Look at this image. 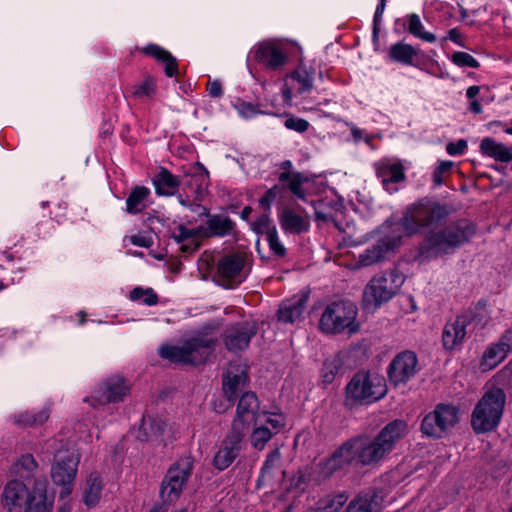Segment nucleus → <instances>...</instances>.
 Wrapping results in <instances>:
<instances>
[{"instance_id":"63","label":"nucleus","mask_w":512,"mask_h":512,"mask_svg":"<svg viewBox=\"0 0 512 512\" xmlns=\"http://www.w3.org/2000/svg\"><path fill=\"white\" fill-rule=\"evenodd\" d=\"M479 92H480L479 86H476V85L470 86L466 91V96L471 101V100L476 99V96L479 94Z\"/></svg>"},{"instance_id":"21","label":"nucleus","mask_w":512,"mask_h":512,"mask_svg":"<svg viewBox=\"0 0 512 512\" xmlns=\"http://www.w3.org/2000/svg\"><path fill=\"white\" fill-rule=\"evenodd\" d=\"M256 334L254 322H241L227 328L224 343L230 351H241L246 349L251 338Z\"/></svg>"},{"instance_id":"36","label":"nucleus","mask_w":512,"mask_h":512,"mask_svg":"<svg viewBox=\"0 0 512 512\" xmlns=\"http://www.w3.org/2000/svg\"><path fill=\"white\" fill-rule=\"evenodd\" d=\"M281 461V453L278 448L272 450L266 457L257 480V486L260 488L271 482L274 470L278 469Z\"/></svg>"},{"instance_id":"44","label":"nucleus","mask_w":512,"mask_h":512,"mask_svg":"<svg viewBox=\"0 0 512 512\" xmlns=\"http://www.w3.org/2000/svg\"><path fill=\"white\" fill-rule=\"evenodd\" d=\"M273 435L274 432L268 426L260 424L251 433V444L255 449L261 451Z\"/></svg>"},{"instance_id":"48","label":"nucleus","mask_w":512,"mask_h":512,"mask_svg":"<svg viewBox=\"0 0 512 512\" xmlns=\"http://www.w3.org/2000/svg\"><path fill=\"white\" fill-rule=\"evenodd\" d=\"M156 83L151 77H147L141 84L135 86L133 95L137 98H150L155 94Z\"/></svg>"},{"instance_id":"17","label":"nucleus","mask_w":512,"mask_h":512,"mask_svg":"<svg viewBox=\"0 0 512 512\" xmlns=\"http://www.w3.org/2000/svg\"><path fill=\"white\" fill-rule=\"evenodd\" d=\"M373 166L383 188L390 194L397 192V184L406 179L405 168L398 158L385 157L375 162Z\"/></svg>"},{"instance_id":"33","label":"nucleus","mask_w":512,"mask_h":512,"mask_svg":"<svg viewBox=\"0 0 512 512\" xmlns=\"http://www.w3.org/2000/svg\"><path fill=\"white\" fill-rule=\"evenodd\" d=\"M143 52L162 62L165 65V74L168 77H172L177 74L178 70L176 59L167 50L158 45L150 44L143 48Z\"/></svg>"},{"instance_id":"28","label":"nucleus","mask_w":512,"mask_h":512,"mask_svg":"<svg viewBox=\"0 0 512 512\" xmlns=\"http://www.w3.org/2000/svg\"><path fill=\"white\" fill-rule=\"evenodd\" d=\"M171 236L185 253L197 250L200 246V240L204 238L200 232V226L190 228L183 224L175 226L172 229Z\"/></svg>"},{"instance_id":"52","label":"nucleus","mask_w":512,"mask_h":512,"mask_svg":"<svg viewBox=\"0 0 512 512\" xmlns=\"http://www.w3.org/2000/svg\"><path fill=\"white\" fill-rule=\"evenodd\" d=\"M454 166V163L449 160H443L440 161L438 166L433 171V182L436 186H441L444 182V175L448 173L452 167Z\"/></svg>"},{"instance_id":"10","label":"nucleus","mask_w":512,"mask_h":512,"mask_svg":"<svg viewBox=\"0 0 512 512\" xmlns=\"http://www.w3.org/2000/svg\"><path fill=\"white\" fill-rule=\"evenodd\" d=\"M381 237L376 244L368 247L358 255L356 266L368 267L383 261L389 253L397 249L402 240V233L399 225L392 226V222L387 221L380 228Z\"/></svg>"},{"instance_id":"64","label":"nucleus","mask_w":512,"mask_h":512,"mask_svg":"<svg viewBox=\"0 0 512 512\" xmlns=\"http://www.w3.org/2000/svg\"><path fill=\"white\" fill-rule=\"evenodd\" d=\"M468 109L475 114H480L482 112V106L477 99L470 101Z\"/></svg>"},{"instance_id":"51","label":"nucleus","mask_w":512,"mask_h":512,"mask_svg":"<svg viewBox=\"0 0 512 512\" xmlns=\"http://www.w3.org/2000/svg\"><path fill=\"white\" fill-rule=\"evenodd\" d=\"M452 62L459 67H479V62L472 55L462 51L455 52L452 55Z\"/></svg>"},{"instance_id":"26","label":"nucleus","mask_w":512,"mask_h":512,"mask_svg":"<svg viewBox=\"0 0 512 512\" xmlns=\"http://www.w3.org/2000/svg\"><path fill=\"white\" fill-rule=\"evenodd\" d=\"M30 491L18 480L9 481L2 492V503L8 512H20Z\"/></svg>"},{"instance_id":"45","label":"nucleus","mask_w":512,"mask_h":512,"mask_svg":"<svg viewBox=\"0 0 512 512\" xmlns=\"http://www.w3.org/2000/svg\"><path fill=\"white\" fill-rule=\"evenodd\" d=\"M130 299L132 301H139L145 305L152 306L157 304L158 297L151 288L142 289L140 287L134 288L130 292Z\"/></svg>"},{"instance_id":"25","label":"nucleus","mask_w":512,"mask_h":512,"mask_svg":"<svg viewBox=\"0 0 512 512\" xmlns=\"http://www.w3.org/2000/svg\"><path fill=\"white\" fill-rule=\"evenodd\" d=\"M512 336L506 332L502 338L491 344L484 352L481 359L482 370H492L498 366L507 356L511 349Z\"/></svg>"},{"instance_id":"30","label":"nucleus","mask_w":512,"mask_h":512,"mask_svg":"<svg viewBox=\"0 0 512 512\" xmlns=\"http://www.w3.org/2000/svg\"><path fill=\"white\" fill-rule=\"evenodd\" d=\"M382 509V497L375 491H368L352 499L344 512H381Z\"/></svg>"},{"instance_id":"56","label":"nucleus","mask_w":512,"mask_h":512,"mask_svg":"<svg viewBox=\"0 0 512 512\" xmlns=\"http://www.w3.org/2000/svg\"><path fill=\"white\" fill-rule=\"evenodd\" d=\"M379 3L376 7L374 17H373V39H378V30L379 26L382 22L383 13L385 11L386 7V0H378Z\"/></svg>"},{"instance_id":"31","label":"nucleus","mask_w":512,"mask_h":512,"mask_svg":"<svg viewBox=\"0 0 512 512\" xmlns=\"http://www.w3.org/2000/svg\"><path fill=\"white\" fill-rule=\"evenodd\" d=\"M167 424L160 418L144 416L137 433V438L142 441H162V435Z\"/></svg>"},{"instance_id":"16","label":"nucleus","mask_w":512,"mask_h":512,"mask_svg":"<svg viewBox=\"0 0 512 512\" xmlns=\"http://www.w3.org/2000/svg\"><path fill=\"white\" fill-rule=\"evenodd\" d=\"M128 386L120 376L107 379L101 386L96 388L90 397L84 398L93 408L105 406L108 403L120 402L128 393Z\"/></svg>"},{"instance_id":"57","label":"nucleus","mask_w":512,"mask_h":512,"mask_svg":"<svg viewBox=\"0 0 512 512\" xmlns=\"http://www.w3.org/2000/svg\"><path fill=\"white\" fill-rule=\"evenodd\" d=\"M467 149V141L459 139L455 142H449L446 145V152L451 156L463 155Z\"/></svg>"},{"instance_id":"13","label":"nucleus","mask_w":512,"mask_h":512,"mask_svg":"<svg viewBox=\"0 0 512 512\" xmlns=\"http://www.w3.org/2000/svg\"><path fill=\"white\" fill-rule=\"evenodd\" d=\"M248 256L243 252H233L221 257L217 264L220 284L225 288H235L249 274Z\"/></svg>"},{"instance_id":"29","label":"nucleus","mask_w":512,"mask_h":512,"mask_svg":"<svg viewBox=\"0 0 512 512\" xmlns=\"http://www.w3.org/2000/svg\"><path fill=\"white\" fill-rule=\"evenodd\" d=\"M417 56L418 50L411 44L402 41L392 44L387 53L389 61L406 66H413L419 70H425V67L417 60Z\"/></svg>"},{"instance_id":"34","label":"nucleus","mask_w":512,"mask_h":512,"mask_svg":"<svg viewBox=\"0 0 512 512\" xmlns=\"http://www.w3.org/2000/svg\"><path fill=\"white\" fill-rule=\"evenodd\" d=\"M150 190L144 186H137L132 189L126 199V212L129 214H138L148 205Z\"/></svg>"},{"instance_id":"58","label":"nucleus","mask_w":512,"mask_h":512,"mask_svg":"<svg viewBox=\"0 0 512 512\" xmlns=\"http://www.w3.org/2000/svg\"><path fill=\"white\" fill-rule=\"evenodd\" d=\"M130 241L133 245L150 248L153 245V239L150 235L145 233H138L130 237Z\"/></svg>"},{"instance_id":"3","label":"nucleus","mask_w":512,"mask_h":512,"mask_svg":"<svg viewBox=\"0 0 512 512\" xmlns=\"http://www.w3.org/2000/svg\"><path fill=\"white\" fill-rule=\"evenodd\" d=\"M153 185L156 194L160 196H173L182 186L186 196L179 194L177 199L181 205L189 207L192 203L191 196L195 201H201L205 196L208 187V173L190 175L181 183L169 170L161 168L153 178Z\"/></svg>"},{"instance_id":"32","label":"nucleus","mask_w":512,"mask_h":512,"mask_svg":"<svg viewBox=\"0 0 512 512\" xmlns=\"http://www.w3.org/2000/svg\"><path fill=\"white\" fill-rule=\"evenodd\" d=\"M480 151L484 156L501 163H508L512 160L511 149L491 137H485L481 140Z\"/></svg>"},{"instance_id":"46","label":"nucleus","mask_w":512,"mask_h":512,"mask_svg":"<svg viewBox=\"0 0 512 512\" xmlns=\"http://www.w3.org/2000/svg\"><path fill=\"white\" fill-rule=\"evenodd\" d=\"M37 467V462L31 454L23 455L15 464V472L22 478L29 476Z\"/></svg>"},{"instance_id":"53","label":"nucleus","mask_w":512,"mask_h":512,"mask_svg":"<svg viewBox=\"0 0 512 512\" xmlns=\"http://www.w3.org/2000/svg\"><path fill=\"white\" fill-rule=\"evenodd\" d=\"M265 240L267 241L270 250L276 256L282 257L285 255L286 249L279 239L277 230L270 232V234L268 235V237L265 238Z\"/></svg>"},{"instance_id":"19","label":"nucleus","mask_w":512,"mask_h":512,"mask_svg":"<svg viewBox=\"0 0 512 512\" xmlns=\"http://www.w3.org/2000/svg\"><path fill=\"white\" fill-rule=\"evenodd\" d=\"M259 401L255 393L245 392L241 395L236 409V416L232 422V428L245 433L252 423H256L261 416L259 413Z\"/></svg>"},{"instance_id":"4","label":"nucleus","mask_w":512,"mask_h":512,"mask_svg":"<svg viewBox=\"0 0 512 512\" xmlns=\"http://www.w3.org/2000/svg\"><path fill=\"white\" fill-rule=\"evenodd\" d=\"M387 393L385 378L372 371H358L345 388L346 404L367 405L383 398Z\"/></svg>"},{"instance_id":"5","label":"nucleus","mask_w":512,"mask_h":512,"mask_svg":"<svg viewBox=\"0 0 512 512\" xmlns=\"http://www.w3.org/2000/svg\"><path fill=\"white\" fill-rule=\"evenodd\" d=\"M47 451L53 453L55 463L51 468L53 482L62 486L60 498H67L73 489V483L77 474L79 457L74 451L64 449L63 440L51 439L46 443Z\"/></svg>"},{"instance_id":"55","label":"nucleus","mask_w":512,"mask_h":512,"mask_svg":"<svg viewBox=\"0 0 512 512\" xmlns=\"http://www.w3.org/2000/svg\"><path fill=\"white\" fill-rule=\"evenodd\" d=\"M238 114L244 119H251L262 112L257 106L248 102H239L235 105Z\"/></svg>"},{"instance_id":"43","label":"nucleus","mask_w":512,"mask_h":512,"mask_svg":"<svg viewBox=\"0 0 512 512\" xmlns=\"http://www.w3.org/2000/svg\"><path fill=\"white\" fill-rule=\"evenodd\" d=\"M281 182H287L289 190L299 199H305V191L302 188V183L305 178L300 173L290 174L283 172L279 176Z\"/></svg>"},{"instance_id":"60","label":"nucleus","mask_w":512,"mask_h":512,"mask_svg":"<svg viewBox=\"0 0 512 512\" xmlns=\"http://www.w3.org/2000/svg\"><path fill=\"white\" fill-rule=\"evenodd\" d=\"M276 198V192L274 189H269L259 200L260 205L264 208H269L271 203Z\"/></svg>"},{"instance_id":"50","label":"nucleus","mask_w":512,"mask_h":512,"mask_svg":"<svg viewBox=\"0 0 512 512\" xmlns=\"http://www.w3.org/2000/svg\"><path fill=\"white\" fill-rule=\"evenodd\" d=\"M264 425L268 426L274 435L285 426V416L281 413H263Z\"/></svg>"},{"instance_id":"2","label":"nucleus","mask_w":512,"mask_h":512,"mask_svg":"<svg viewBox=\"0 0 512 512\" xmlns=\"http://www.w3.org/2000/svg\"><path fill=\"white\" fill-rule=\"evenodd\" d=\"M407 424L395 420L387 424L377 436H354L343 442L332 455L318 464L322 477L345 471L349 467H374L379 465L403 437Z\"/></svg>"},{"instance_id":"62","label":"nucleus","mask_w":512,"mask_h":512,"mask_svg":"<svg viewBox=\"0 0 512 512\" xmlns=\"http://www.w3.org/2000/svg\"><path fill=\"white\" fill-rule=\"evenodd\" d=\"M351 134L356 142L361 140H365L366 142L370 141V137L365 133V131L356 126L351 127Z\"/></svg>"},{"instance_id":"20","label":"nucleus","mask_w":512,"mask_h":512,"mask_svg":"<svg viewBox=\"0 0 512 512\" xmlns=\"http://www.w3.org/2000/svg\"><path fill=\"white\" fill-rule=\"evenodd\" d=\"M416 370V354L412 351H403L390 363L388 377L394 385L404 384L415 375Z\"/></svg>"},{"instance_id":"11","label":"nucleus","mask_w":512,"mask_h":512,"mask_svg":"<svg viewBox=\"0 0 512 512\" xmlns=\"http://www.w3.org/2000/svg\"><path fill=\"white\" fill-rule=\"evenodd\" d=\"M459 421V410L455 405L440 403L422 420L421 431L432 438H443Z\"/></svg>"},{"instance_id":"38","label":"nucleus","mask_w":512,"mask_h":512,"mask_svg":"<svg viewBox=\"0 0 512 512\" xmlns=\"http://www.w3.org/2000/svg\"><path fill=\"white\" fill-rule=\"evenodd\" d=\"M103 483L100 475L91 473L84 488V503L88 507H94L101 498Z\"/></svg>"},{"instance_id":"59","label":"nucleus","mask_w":512,"mask_h":512,"mask_svg":"<svg viewBox=\"0 0 512 512\" xmlns=\"http://www.w3.org/2000/svg\"><path fill=\"white\" fill-rule=\"evenodd\" d=\"M207 91L213 98H219L223 95L222 85L218 80L209 82L207 84Z\"/></svg>"},{"instance_id":"22","label":"nucleus","mask_w":512,"mask_h":512,"mask_svg":"<svg viewBox=\"0 0 512 512\" xmlns=\"http://www.w3.org/2000/svg\"><path fill=\"white\" fill-rule=\"evenodd\" d=\"M470 322L471 317L462 314L445 324L442 332V342L445 349L453 350L464 342L467 335V326Z\"/></svg>"},{"instance_id":"7","label":"nucleus","mask_w":512,"mask_h":512,"mask_svg":"<svg viewBox=\"0 0 512 512\" xmlns=\"http://www.w3.org/2000/svg\"><path fill=\"white\" fill-rule=\"evenodd\" d=\"M505 394L501 389L486 392L476 404L471 425L476 433H485L498 426L504 409Z\"/></svg>"},{"instance_id":"47","label":"nucleus","mask_w":512,"mask_h":512,"mask_svg":"<svg viewBox=\"0 0 512 512\" xmlns=\"http://www.w3.org/2000/svg\"><path fill=\"white\" fill-rule=\"evenodd\" d=\"M311 478V471L308 467H306L305 469L297 471L293 475L291 478L290 486L299 492H303L308 487Z\"/></svg>"},{"instance_id":"35","label":"nucleus","mask_w":512,"mask_h":512,"mask_svg":"<svg viewBox=\"0 0 512 512\" xmlns=\"http://www.w3.org/2000/svg\"><path fill=\"white\" fill-rule=\"evenodd\" d=\"M315 69L311 66L299 65L290 75V78L298 85L297 93H308L313 88Z\"/></svg>"},{"instance_id":"9","label":"nucleus","mask_w":512,"mask_h":512,"mask_svg":"<svg viewBox=\"0 0 512 512\" xmlns=\"http://www.w3.org/2000/svg\"><path fill=\"white\" fill-rule=\"evenodd\" d=\"M357 307L350 301L333 302L326 307L321 319L320 328L325 333L337 334L346 331L353 334L358 331L356 322Z\"/></svg>"},{"instance_id":"18","label":"nucleus","mask_w":512,"mask_h":512,"mask_svg":"<svg viewBox=\"0 0 512 512\" xmlns=\"http://www.w3.org/2000/svg\"><path fill=\"white\" fill-rule=\"evenodd\" d=\"M244 435V432L231 427L214 456L213 465L216 469L223 471L233 463L242 450Z\"/></svg>"},{"instance_id":"42","label":"nucleus","mask_w":512,"mask_h":512,"mask_svg":"<svg viewBox=\"0 0 512 512\" xmlns=\"http://www.w3.org/2000/svg\"><path fill=\"white\" fill-rule=\"evenodd\" d=\"M50 415V410L47 407L40 409L37 412L27 411L14 417L15 423L25 426H33L43 424Z\"/></svg>"},{"instance_id":"37","label":"nucleus","mask_w":512,"mask_h":512,"mask_svg":"<svg viewBox=\"0 0 512 512\" xmlns=\"http://www.w3.org/2000/svg\"><path fill=\"white\" fill-rule=\"evenodd\" d=\"M305 308V301L299 298L294 301L284 302L278 311V319L284 323H294L300 319Z\"/></svg>"},{"instance_id":"39","label":"nucleus","mask_w":512,"mask_h":512,"mask_svg":"<svg viewBox=\"0 0 512 512\" xmlns=\"http://www.w3.org/2000/svg\"><path fill=\"white\" fill-rule=\"evenodd\" d=\"M404 19L408 32L415 38H418L427 43H434L436 41V36L433 33L425 30V27L418 14H408Z\"/></svg>"},{"instance_id":"23","label":"nucleus","mask_w":512,"mask_h":512,"mask_svg":"<svg viewBox=\"0 0 512 512\" xmlns=\"http://www.w3.org/2000/svg\"><path fill=\"white\" fill-rule=\"evenodd\" d=\"M205 225H200L202 237H226L235 233V222L224 214H206Z\"/></svg>"},{"instance_id":"61","label":"nucleus","mask_w":512,"mask_h":512,"mask_svg":"<svg viewBox=\"0 0 512 512\" xmlns=\"http://www.w3.org/2000/svg\"><path fill=\"white\" fill-rule=\"evenodd\" d=\"M446 39H449L450 41H452L453 43H455L459 46H463V42H462L463 37L458 28L450 29L447 33Z\"/></svg>"},{"instance_id":"6","label":"nucleus","mask_w":512,"mask_h":512,"mask_svg":"<svg viewBox=\"0 0 512 512\" xmlns=\"http://www.w3.org/2000/svg\"><path fill=\"white\" fill-rule=\"evenodd\" d=\"M215 344V337L200 335L186 341L181 346L163 345L159 348V355L174 363L197 365L207 360L213 353Z\"/></svg>"},{"instance_id":"1","label":"nucleus","mask_w":512,"mask_h":512,"mask_svg":"<svg viewBox=\"0 0 512 512\" xmlns=\"http://www.w3.org/2000/svg\"><path fill=\"white\" fill-rule=\"evenodd\" d=\"M446 204L423 198L410 205L400 222L392 223L398 226L400 232L412 236L423 230H428L419 247V256L423 259H433L453 254L458 248L468 243L476 233L475 225L467 219L450 222L438 230H431L450 215Z\"/></svg>"},{"instance_id":"15","label":"nucleus","mask_w":512,"mask_h":512,"mask_svg":"<svg viewBox=\"0 0 512 512\" xmlns=\"http://www.w3.org/2000/svg\"><path fill=\"white\" fill-rule=\"evenodd\" d=\"M248 382L247 368L239 363L229 364L226 373L223 376V392L229 404L220 402L213 403V409L217 413H224L231 403L236 399L239 392H241Z\"/></svg>"},{"instance_id":"49","label":"nucleus","mask_w":512,"mask_h":512,"mask_svg":"<svg viewBox=\"0 0 512 512\" xmlns=\"http://www.w3.org/2000/svg\"><path fill=\"white\" fill-rule=\"evenodd\" d=\"M252 229L256 234L268 237L270 232L276 231V227L272 225L270 218L267 215L260 216L252 223Z\"/></svg>"},{"instance_id":"40","label":"nucleus","mask_w":512,"mask_h":512,"mask_svg":"<svg viewBox=\"0 0 512 512\" xmlns=\"http://www.w3.org/2000/svg\"><path fill=\"white\" fill-rule=\"evenodd\" d=\"M347 500L348 496L345 492L329 494L321 498L310 512H338Z\"/></svg>"},{"instance_id":"54","label":"nucleus","mask_w":512,"mask_h":512,"mask_svg":"<svg viewBox=\"0 0 512 512\" xmlns=\"http://www.w3.org/2000/svg\"><path fill=\"white\" fill-rule=\"evenodd\" d=\"M284 126L289 130H293L298 133H304L308 130L310 124L307 120H305L303 118L289 116L285 120Z\"/></svg>"},{"instance_id":"27","label":"nucleus","mask_w":512,"mask_h":512,"mask_svg":"<svg viewBox=\"0 0 512 512\" xmlns=\"http://www.w3.org/2000/svg\"><path fill=\"white\" fill-rule=\"evenodd\" d=\"M279 223L286 234L300 235L308 232L310 228L309 216L292 208L282 210L279 214Z\"/></svg>"},{"instance_id":"41","label":"nucleus","mask_w":512,"mask_h":512,"mask_svg":"<svg viewBox=\"0 0 512 512\" xmlns=\"http://www.w3.org/2000/svg\"><path fill=\"white\" fill-rule=\"evenodd\" d=\"M343 366L342 354H335L327 358L322 367V379L326 384L333 382L335 376L340 372Z\"/></svg>"},{"instance_id":"12","label":"nucleus","mask_w":512,"mask_h":512,"mask_svg":"<svg viewBox=\"0 0 512 512\" xmlns=\"http://www.w3.org/2000/svg\"><path fill=\"white\" fill-rule=\"evenodd\" d=\"M192 470L193 459L190 456L180 458L169 468L160 489V497L164 504H170L180 497Z\"/></svg>"},{"instance_id":"14","label":"nucleus","mask_w":512,"mask_h":512,"mask_svg":"<svg viewBox=\"0 0 512 512\" xmlns=\"http://www.w3.org/2000/svg\"><path fill=\"white\" fill-rule=\"evenodd\" d=\"M267 70L280 71L288 62V48L277 40H266L255 44L248 55Z\"/></svg>"},{"instance_id":"24","label":"nucleus","mask_w":512,"mask_h":512,"mask_svg":"<svg viewBox=\"0 0 512 512\" xmlns=\"http://www.w3.org/2000/svg\"><path fill=\"white\" fill-rule=\"evenodd\" d=\"M47 480H35L24 504V512H50L53 498L47 496Z\"/></svg>"},{"instance_id":"8","label":"nucleus","mask_w":512,"mask_h":512,"mask_svg":"<svg viewBox=\"0 0 512 512\" xmlns=\"http://www.w3.org/2000/svg\"><path fill=\"white\" fill-rule=\"evenodd\" d=\"M404 283V276L396 270H389L374 276L363 292V302L367 309L375 310L388 302Z\"/></svg>"}]
</instances>
